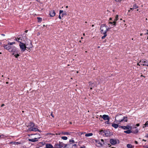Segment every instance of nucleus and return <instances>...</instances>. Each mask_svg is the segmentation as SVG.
<instances>
[{
	"label": "nucleus",
	"instance_id": "obj_1",
	"mask_svg": "<svg viewBox=\"0 0 148 148\" xmlns=\"http://www.w3.org/2000/svg\"><path fill=\"white\" fill-rule=\"evenodd\" d=\"M100 29L101 30L100 32L101 33L104 34V36L101 37L102 39H103L107 35L106 32V25L104 24L101 25Z\"/></svg>",
	"mask_w": 148,
	"mask_h": 148
},
{
	"label": "nucleus",
	"instance_id": "obj_2",
	"mask_svg": "<svg viewBox=\"0 0 148 148\" xmlns=\"http://www.w3.org/2000/svg\"><path fill=\"white\" fill-rule=\"evenodd\" d=\"M2 46L5 49L8 50L10 52H14L16 51V48L15 47L10 46L8 44L6 45L5 44L3 45Z\"/></svg>",
	"mask_w": 148,
	"mask_h": 148
},
{
	"label": "nucleus",
	"instance_id": "obj_3",
	"mask_svg": "<svg viewBox=\"0 0 148 148\" xmlns=\"http://www.w3.org/2000/svg\"><path fill=\"white\" fill-rule=\"evenodd\" d=\"M99 134L102 135L104 136H108L110 135V132L108 130H101L100 131Z\"/></svg>",
	"mask_w": 148,
	"mask_h": 148
},
{
	"label": "nucleus",
	"instance_id": "obj_4",
	"mask_svg": "<svg viewBox=\"0 0 148 148\" xmlns=\"http://www.w3.org/2000/svg\"><path fill=\"white\" fill-rule=\"evenodd\" d=\"M25 43L27 49H29L32 47V45L30 40L27 39L26 41H25Z\"/></svg>",
	"mask_w": 148,
	"mask_h": 148
},
{
	"label": "nucleus",
	"instance_id": "obj_5",
	"mask_svg": "<svg viewBox=\"0 0 148 148\" xmlns=\"http://www.w3.org/2000/svg\"><path fill=\"white\" fill-rule=\"evenodd\" d=\"M122 115L116 116L115 118V121L116 123L119 124L120 122H122L123 120H122Z\"/></svg>",
	"mask_w": 148,
	"mask_h": 148
},
{
	"label": "nucleus",
	"instance_id": "obj_6",
	"mask_svg": "<svg viewBox=\"0 0 148 148\" xmlns=\"http://www.w3.org/2000/svg\"><path fill=\"white\" fill-rule=\"evenodd\" d=\"M19 45L21 51H24L27 48L25 43L24 44L21 42H20V44Z\"/></svg>",
	"mask_w": 148,
	"mask_h": 148
},
{
	"label": "nucleus",
	"instance_id": "obj_7",
	"mask_svg": "<svg viewBox=\"0 0 148 148\" xmlns=\"http://www.w3.org/2000/svg\"><path fill=\"white\" fill-rule=\"evenodd\" d=\"M110 142L111 144L113 145L116 144L117 142L118 143H119V140L117 139L111 138L110 140Z\"/></svg>",
	"mask_w": 148,
	"mask_h": 148
},
{
	"label": "nucleus",
	"instance_id": "obj_8",
	"mask_svg": "<svg viewBox=\"0 0 148 148\" xmlns=\"http://www.w3.org/2000/svg\"><path fill=\"white\" fill-rule=\"evenodd\" d=\"M140 63L141 65L148 66V63L146 60H142L140 61Z\"/></svg>",
	"mask_w": 148,
	"mask_h": 148
},
{
	"label": "nucleus",
	"instance_id": "obj_9",
	"mask_svg": "<svg viewBox=\"0 0 148 148\" xmlns=\"http://www.w3.org/2000/svg\"><path fill=\"white\" fill-rule=\"evenodd\" d=\"M101 117L103 118L104 120H110V118L109 116L107 115L104 114L101 117Z\"/></svg>",
	"mask_w": 148,
	"mask_h": 148
},
{
	"label": "nucleus",
	"instance_id": "obj_10",
	"mask_svg": "<svg viewBox=\"0 0 148 148\" xmlns=\"http://www.w3.org/2000/svg\"><path fill=\"white\" fill-rule=\"evenodd\" d=\"M29 130L30 131H34V132H36V131H38L39 132H41V131L39 130L37 128H36L35 127H31L29 128Z\"/></svg>",
	"mask_w": 148,
	"mask_h": 148
},
{
	"label": "nucleus",
	"instance_id": "obj_11",
	"mask_svg": "<svg viewBox=\"0 0 148 148\" xmlns=\"http://www.w3.org/2000/svg\"><path fill=\"white\" fill-rule=\"evenodd\" d=\"M121 128L124 130H129L132 129V127L130 126L129 125H127L126 126H121Z\"/></svg>",
	"mask_w": 148,
	"mask_h": 148
},
{
	"label": "nucleus",
	"instance_id": "obj_12",
	"mask_svg": "<svg viewBox=\"0 0 148 148\" xmlns=\"http://www.w3.org/2000/svg\"><path fill=\"white\" fill-rule=\"evenodd\" d=\"M55 12L54 10H51L49 12V15L51 17H53L55 16Z\"/></svg>",
	"mask_w": 148,
	"mask_h": 148
},
{
	"label": "nucleus",
	"instance_id": "obj_13",
	"mask_svg": "<svg viewBox=\"0 0 148 148\" xmlns=\"http://www.w3.org/2000/svg\"><path fill=\"white\" fill-rule=\"evenodd\" d=\"M72 133L71 132H62V133H60L59 134H58L60 135V134H62L64 135H70L71 134V133Z\"/></svg>",
	"mask_w": 148,
	"mask_h": 148
},
{
	"label": "nucleus",
	"instance_id": "obj_14",
	"mask_svg": "<svg viewBox=\"0 0 148 148\" xmlns=\"http://www.w3.org/2000/svg\"><path fill=\"white\" fill-rule=\"evenodd\" d=\"M132 133L134 134H137L138 132V130L136 128V127H135L134 129H133L132 130H131Z\"/></svg>",
	"mask_w": 148,
	"mask_h": 148
},
{
	"label": "nucleus",
	"instance_id": "obj_15",
	"mask_svg": "<svg viewBox=\"0 0 148 148\" xmlns=\"http://www.w3.org/2000/svg\"><path fill=\"white\" fill-rule=\"evenodd\" d=\"M40 138V137L38 138H35L34 139H29L28 140L29 141L32 142H35L38 141V140Z\"/></svg>",
	"mask_w": 148,
	"mask_h": 148
},
{
	"label": "nucleus",
	"instance_id": "obj_16",
	"mask_svg": "<svg viewBox=\"0 0 148 148\" xmlns=\"http://www.w3.org/2000/svg\"><path fill=\"white\" fill-rule=\"evenodd\" d=\"M65 146L64 147V148H71V147L72 146V144L69 143L68 144H66Z\"/></svg>",
	"mask_w": 148,
	"mask_h": 148
},
{
	"label": "nucleus",
	"instance_id": "obj_17",
	"mask_svg": "<svg viewBox=\"0 0 148 148\" xmlns=\"http://www.w3.org/2000/svg\"><path fill=\"white\" fill-rule=\"evenodd\" d=\"M54 147L51 144H47L46 145V148H53Z\"/></svg>",
	"mask_w": 148,
	"mask_h": 148
},
{
	"label": "nucleus",
	"instance_id": "obj_18",
	"mask_svg": "<svg viewBox=\"0 0 148 148\" xmlns=\"http://www.w3.org/2000/svg\"><path fill=\"white\" fill-rule=\"evenodd\" d=\"M118 15H116V16L115 17V19L113 21V25L114 26H115L116 25V21L118 20Z\"/></svg>",
	"mask_w": 148,
	"mask_h": 148
},
{
	"label": "nucleus",
	"instance_id": "obj_19",
	"mask_svg": "<svg viewBox=\"0 0 148 148\" xmlns=\"http://www.w3.org/2000/svg\"><path fill=\"white\" fill-rule=\"evenodd\" d=\"M112 127H114L115 128H117L119 127V124H115L113 123L112 124Z\"/></svg>",
	"mask_w": 148,
	"mask_h": 148
},
{
	"label": "nucleus",
	"instance_id": "obj_20",
	"mask_svg": "<svg viewBox=\"0 0 148 148\" xmlns=\"http://www.w3.org/2000/svg\"><path fill=\"white\" fill-rule=\"evenodd\" d=\"M15 40H16L18 42H19L20 43V41H19V40H21V41H23L22 39L21 38L19 37V38H16L15 39H14Z\"/></svg>",
	"mask_w": 148,
	"mask_h": 148
},
{
	"label": "nucleus",
	"instance_id": "obj_21",
	"mask_svg": "<svg viewBox=\"0 0 148 148\" xmlns=\"http://www.w3.org/2000/svg\"><path fill=\"white\" fill-rule=\"evenodd\" d=\"M53 148H61L59 144H55Z\"/></svg>",
	"mask_w": 148,
	"mask_h": 148
},
{
	"label": "nucleus",
	"instance_id": "obj_22",
	"mask_svg": "<svg viewBox=\"0 0 148 148\" xmlns=\"http://www.w3.org/2000/svg\"><path fill=\"white\" fill-rule=\"evenodd\" d=\"M127 147L128 148H133L134 147V146L130 144H127Z\"/></svg>",
	"mask_w": 148,
	"mask_h": 148
},
{
	"label": "nucleus",
	"instance_id": "obj_23",
	"mask_svg": "<svg viewBox=\"0 0 148 148\" xmlns=\"http://www.w3.org/2000/svg\"><path fill=\"white\" fill-rule=\"evenodd\" d=\"M127 117L124 116L123 118H122V120H123V121H124L125 122L127 121Z\"/></svg>",
	"mask_w": 148,
	"mask_h": 148
},
{
	"label": "nucleus",
	"instance_id": "obj_24",
	"mask_svg": "<svg viewBox=\"0 0 148 148\" xmlns=\"http://www.w3.org/2000/svg\"><path fill=\"white\" fill-rule=\"evenodd\" d=\"M124 133H126L127 134H130L132 132V131L131 130H128L126 131H124Z\"/></svg>",
	"mask_w": 148,
	"mask_h": 148
},
{
	"label": "nucleus",
	"instance_id": "obj_25",
	"mask_svg": "<svg viewBox=\"0 0 148 148\" xmlns=\"http://www.w3.org/2000/svg\"><path fill=\"white\" fill-rule=\"evenodd\" d=\"M59 144L60 145V147H61V148L62 147H63L64 146H65V144H64L62 142H59Z\"/></svg>",
	"mask_w": 148,
	"mask_h": 148
},
{
	"label": "nucleus",
	"instance_id": "obj_26",
	"mask_svg": "<svg viewBox=\"0 0 148 148\" xmlns=\"http://www.w3.org/2000/svg\"><path fill=\"white\" fill-rule=\"evenodd\" d=\"M93 135V134L92 133H87L85 135V136L86 137H89L90 136H92Z\"/></svg>",
	"mask_w": 148,
	"mask_h": 148
},
{
	"label": "nucleus",
	"instance_id": "obj_27",
	"mask_svg": "<svg viewBox=\"0 0 148 148\" xmlns=\"http://www.w3.org/2000/svg\"><path fill=\"white\" fill-rule=\"evenodd\" d=\"M63 10H60V11H59V14H59V18L60 19H61V16L60 15V14H62V13H63Z\"/></svg>",
	"mask_w": 148,
	"mask_h": 148
},
{
	"label": "nucleus",
	"instance_id": "obj_28",
	"mask_svg": "<svg viewBox=\"0 0 148 148\" xmlns=\"http://www.w3.org/2000/svg\"><path fill=\"white\" fill-rule=\"evenodd\" d=\"M145 126H143V127L144 128L145 127L148 126V121H147L145 123L144 125Z\"/></svg>",
	"mask_w": 148,
	"mask_h": 148
},
{
	"label": "nucleus",
	"instance_id": "obj_29",
	"mask_svg": "<svg viewBox=\"0 0 148 148\" xmlns=\"http://www.w3.org/2000/svg\"><path fill=\"white\" fill-rule=\"evenodd\" d=\"M38 19V22H40L41 21L42 19L40 17H37V18Z\"/></svg>",
	"mask_w": 148,
	"mask_h": 148
},
{
	"label": "nucleus",
	"instance_id": "obj_30",
	"mask_svg": "<svg viewBox=\"0 0 148 148\" xmlns=\"http://www.w3.org/2000/svg\"><path fill=\"white\" fill-rule=\"evenodd\" d=\"M138 6L136 5V4H134L133 5V9H135L138 8Z\"/></svg>",
	"mask_w": 148,
	"mask_h": 148
},
{
	"label": "nucleus",
	"instance_id": "obj_31",
	"mask_svg": "<svg viewBox=\"0 0 148 148\" xmlns=\"http://www.w3.org/2000/svg\"><path fill=\"white\" fill-rule=\"evenodd\" d=\"M61 138L64 140H66L67 139V137L66 136H62Z\"/></svg>",
	"mask_w": 148,
	"mask_h": 148
},
{
	"label": "nucleus",
	"instance_id": "obj_32",
	"mask_svg": "<svg viewBox=\"0 0 148 148\" xmlns=\"http://www.w3.org/2000/svg\"><path fill=\"white\" fill-rule=\"evenodd\" d=\"M112 26H110V28H107V26H106V34L108 31L109 30V29H110L111 27H112Z\"/></svg>",
	"mask_w": 148,
	"mask_h": 148
},
{
	"label": "nucleus",
	"instance_id": "obj_33",
	"mask_svg": "<svg viewBox=\"0 0 148 148\" xmlns=\"http://www.w3.org/2000/svg\"><path fill=\"white\" fill-rule=\"evenodd\" d=\"M15 44V42H9L8 43V44L10 45H12L13 44Z\"/></svg>",
	"mask_w": 148,
	"mask_h": 148
},
{
	"label": "nucleus",
	"instance_id": "obj_34",
	"mask_svg": "<svg viewBox=\"0 0 148 148\" xmlns=\"http://www.w3.org/2000/svg\"><path fill=\"white\" fill-rule=\"evenodd\" d=\"M77 145L76 144L73 145H72V148H77Z\"/></svg>",
	"mask_w": 148,
	"mask_h": 148
},
{
	"label": "nucleus",
	"instance_id": "obj_35",
	"mask_svg": "<svg viewBox=\"0 0 148 148\" xmlns=\"http://www.w3.org/2000/svg\"><path fill=\"white\" fill-rule=\"evenodd\" d=\"M66 15V12H63V13H62V14L61 15V16H62V17H63L64 15Z\"/></svg>",
	"mask_w": 148,
	"mask_h": 148
},
{
	"label": "nucleus",
	"instance_id": "obj_36",
	"mask_svg": "<svg viewBox=\"0 0 148 148\" xmlns=\"http://www.w3.org/2000/svg\"><path fill=\"white\" fill-rule=\"evenodd\" d=\"M30 126L32 127H34V124L33 123L31 122L30 123Z\"/></svg>",
	"mask_w": 148,
	"mask_h": 148
},
{
	"label": "nucleus",
	"instance_id": "obj_37",
	"mask_svg": "<svg viewBox=\"0 0 148 148\" xmlns=\"http://www.w3.org/2000/svg\"><path fill=\"white\" fill-rule=\"evenodd\" d=\"M89 83V86H90L92 87L93 86V84H94L93 83H91L90 82Z\"/></svg>",
	"mask_w": 148,
	"mask_h": 148
},
{
	"label": "nucleus",
	"instance_id": "obj_38",
	"mask_svg": "<svg viewBox=\"0 0 148 148\" xmlns=\"http://www.w3.org/2000/svg\"><path fill=\"white\" fill-rule=\"evenodd\" d=\"M69 142L70 143H75L74 140H71V139L70 140Z\"/></svg>",
	"mask_w": 148,
	"mask_h": 148
},
{
	"label": "nucleus",
	"instance_id": "obj_39",
	"mask_svg": "<svg viewBox=\"0 0 148 148\" xmlns=\"http://www.w3.org/2000/svg\"><path fill=\"white\" fill-rule=\"evenodd\" d=\"M19 56V55L18 54H17L16 55H15L14 56L16 58H17Z\"/></svg>",
	"mask_w": 148,
	"mask_h": 148
},
{
	"label": "nucleus",
	"instance_id": "obj_40",
	"mask_svg": "<svg viewBox=\"0 0 148 148\" xmlns=\"http://www.w3.org/2000/svg\"><path fill=\"white\" fill-rule=\"evenodd\" d=\"M109 121H110V120H108V121H106L105 123H106V124H109Z\"/></svg>",
	"mask_w": 148,
	"mask_h": 148
},
{
	"label": "nucleus",
	"instance_id": "obj_41",
	"mask_svg": "<svg viewBox=\"0 0 148 148\" xmlns=\"http://www.w3.org/2000/svg\"><path fill=\"white\" fill-rule=\"evenodd\" d=\"M122 0H115V1L116 2H120Z\"/></svg>",
	"mask_w": 148,
	"mask_h": 148
},
{
	"label": "nucleus",
	"instance_id": "obj_42",
	"mask_svg": "<svg viewBox=\"0 0 148 148\" xmlns=\"http://www.w3.org/2000/svg\"><path fill=\"white\" fill-rule=\"evenodd\" d=\"M51 115L52 117H53V118L54 117V116L52 114V112L51 113Z\"/></svg>",
	"mask_w": 148,
	"mask_h": 148
},
{
	"label": "nucleus",
	"instance_id": "obj_43",
	"mask_svg": "<svg viewBox=\"0 0 148 148\" xmlns=\"http://www.w3.org/2000/svg\"><path fill=\"white\" fill-rule=\"evenodd\" d=\"M109 23H110V24H112L111 25H112V26L113 25H112V24L113 23V22H109Z\"/></svg>",
	"mask_w": 148,
	"mask_h": 148
},
{
	"label": "nucleus",
	"instance_id": "obj_44",
	"mask_svg": "<svg viewBox=\"0 0 148 148\" xmlns=\"http://www.w3.org/2000/svg\"><path fill=\"white\" fill-rule=\"evenodd\" d=\"M136 126H139L140 125V124L139 123H137L136 125Z\"/></svg>",
	"mask_w": 148,
	"mask_h": 148
},
{
	"label": "nucleus",
	"instance_id": "obj_45",
	"mask_svg": "<svg viewBox=\"0 0 148 148\" xmlns=\"http://www.w3.org/2000/svg\"><path fill=\"white\" fill-rule=\"evenodd\" d=\"M147 32L146 33H145V35H148V30H147Z\"/></svg>",
	"mask_w": 148,
	"mask_h": 148
},
{
	"label": "nucleus",
	"instance_id": "obj_46",
	"mask_svg": "<svg viewBox=\"0 0 148 148\" xmlns=\"http://www.w3.org/2000/svg\"><path fill=\"white\" fill-rule=\"evenodd\" d=\"M135 143H136V144H138V142L137 141H135Z\"/></svg>",
	"mask_w": 148,
	"mask_h": 148
},
{
	"label": "nucleus",
	"instance_id": "obj_47",
	"mask_svg": "<svg viewBox=\"0 0 148 148\" xmlns=\"http://www.w3.org/2000/svg\"><path fill=\"white\" fill-rule=\"evenodd\" d=\"M4 106V104H2L1 105V107H3V106Z\"/></svg>",
	"mask_w": 148,
	"mask_h": 148
},
{
	"label": "nucleus",
	"instance_id": "obj_48",
	"mask_svg": "<svg viewBox=\"0 0 148 148\" xmlns=\"http://www.w3.org/2000/svg\"><path fill=\"white\" fill-rule=\"evenodd\" d=\"M1 35L3 36H5V35L4 34H1Z\"/></svg>",
	"mask_w": 148,
	"mask_h": 148
},
{
	"label": "nucleus",
	"instance_id": "obj_49",
	"mask_svg": "<svg viewBox=\"0 0 148 148\" xmlns=\"http://www.w3.org/2000/svg\"><path fill=\"white\" fill-rule=\"evenodd\" d=\"M146 137L147 138H148V134H147L146 135Z\"/></svg>",
	"mask_w": 148,
	"mask_h": 148
},
{
	"label": "nucleus",
	"instance_id": "obj_50",
	"mask_svg": "<svg viewBox=\"0 0 148 148\" xmlns=\"http://www.w3.org/2000/svg\"><path fill=\"white\" fill-rule=\"evenodd\" d=\"M121 126V125H119V127L120 128H121V126Z\"/></svg>",
	"mask_w": 148,
	"mask_h": 148
},
{
	"label": "nucleus",
	"instance_id": "obj_51",
	"mask_svg": "<svg viewBox=\"0 0 148 148\" xmlns=\"http://www.w3.org/2000/svg\"><path fill=\"white\" fill-rule=\"evenodd\" d=\"M101 140L102 141L104 142L103 140V139H101Z\"/></svg>",
	"mask_w": 148,
	"mask_h": 148
},
{
	"label": "nucleus",
	"instance_id": "obj_52",
	"mask_svg": "<svg viewBox=\"0 0 148 148\" xmlns=\"http://www.w3.org/2000/svg\"><path fill=\"white\" fill-rule=\"evenodd\" d=\"M27 31H28L27 30H26L25 31V32L27 33Z\"/></svg>",
	"mask_w": 148,
	"mask_h": 148
},
{
	"label": "nucleus",
	"instance_id": "obj_53",
	"mask_svg": "<svg viewBox=\"0 0 148 148\" xmlns=\"http://www.w3.org/2000/svg\"><path fill=\"white\" fill-rule=\"evenodd\" d=\"M130 10H133V9H133V8H130Z\"/></svg>",
	"mask_w": 148,
	"mask_h": 148
},
{
	"label": "nucleus",
	"instance_id": "obj_54",
	"mask_svg": "<svg viewBox=\"0 0 148 148\" xmlns=\"http://www.w3.org/2000/svg\"><path fill=\"white\" fill-rule=\"evenodd\" d=\"M112 18H109V20H112Z\"/></svg>",
	"mask_w": 148,
	"mask_h": 148
},
{
	"label": "nucleus",
	"instance_id": "obj_55",
	"mask_svg": "<svg viewBox=\"0 0 148 148\" xmlns=\"http://www.w3.org/2000/svg\"><path fill=\"white\" fill-rule=\"evenodd\" d=\"M142 34H140V36H142Z\"/></svg>",
	"mask_w": 148,
	"mask_h": 148
},
{
	"label": "nucleus",
	"instance_id": "obj_56",
	"mask_svg": "<svg viewBox=\"0 0 148 148\" xmlns=\"http://www.w3.org/2000/svg\"><path fill=\"white\" fill-rule=\"evenodd\" d=\"M143 141H146V140H144V139H143Z\"/></svg>",
	"mask_w": 148,
	"mask_h": 148
},
{
	"label": "nucleus",
	"instance_id": "obj_57",
	"mask_svg": "<svg viewBox=\"0 0 148 148\" xmlns=\"http://www.w3.org/2000/svg\"><path fill=\"white\" fill-rule=\"evenodd\" d=\"M66 8H68V6H66Z\"/></svg>",
	"mask_w": 148,
	"mask_h": 148
},
{
	"label": "nucleus",
	"instance_id": "obj_58",
	"mask_svg": "<svg viewBox=\"0 0 148 148\" xmlns=\"http://www.w3.org/2000/svg\"><path fill=\"white\" fill-rule=\"evenodd\" d=\"M92 27H93L94 26V25H92Z\"/></svg>",
	"mask_w": 148,
	"mask_h": 148
},
{
	"label": "nucleus",
	"instance_id": "obj_59",
	"mask_svg": "<svg viewBox=\"0 0 148 148\" xmlns=\"http://www.w3.org/2000/svg\"><path fill=\"white\" fill-rule=\"evenodd\" d=\"M137 65H140L139 64V63H137Z\"/></svg>",
	"mask_w": 148,
	"mask_h": 148
},
{
	"label": "nucleus",
	"instance_id": "obj_60",
	"mask_svg": "<svg viewBox=\"0 0 148 148\" xmlns=\"http://www.w3.org/2000/svg\"><path fill=\"white\" fill-rule=\"evenodd\" d=\"M8 82H6V84H8Z\"/></svg>",
	"mask_w": 148,
	"mask_h": 148
},
{
	"label": "nucleus",
	"instance_id": "obj_61",
	"mask_svg": "<svg viewBox=\"0 0 148 148\" xmlns=\"http://www.w3.org/2000/svg\"><path fill=\"white\" fill-rule=\"evenodd\" d=\"M90 89L91 90L92 89V87L90 88Z\"/></svg>",
	"mask_w": 148,
	"mask_h": 148
},
{
	"label": "nucleus",
	"instance_id": "obj_62",
	"mask_svg": "<svg viewBox=\"0 0 148 148\" xmlns=\"http://www.w3.org/2000/svg\"><path fill=\"white\" fill-rule=\"evenodd\" d=\"M143 75H141V77H143Z\"/></svg>",
	"mask_w": 148,
	"mask_h": 148
},
{
	"label": "nucleus",
	"instance_id": "obj_63",
	"mask_svg": "<svg viewBox=\"0 0 148 148\" xmlns=\"http://www.w3.org/2000/svg\"><path fill=\"white\" fill-rule=\"evenodd\" d=\"M144 78H145V76H143Z\"/></svg>",
	"mask_w": 148,
	"mask_h": 148
},
{
	"label": "nucleus",
	"instance_id": "obj_64",
	"mask_svg": "<svg viewBox=\"0 0 148 148\" xmlns=\"http://www.w3.org/2000/svg\"><path fill=\"white\" fill-rule=\"evenodd\" d=\"M84 148V147H80V148Z\"/></svg>",
	"mask_w": 148,
	"mask_h": 148
}]
</instances>
